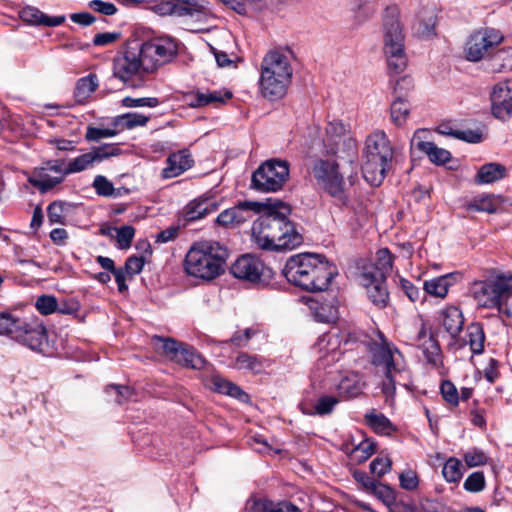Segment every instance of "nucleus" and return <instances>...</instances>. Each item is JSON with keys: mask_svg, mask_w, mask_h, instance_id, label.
I'll return each mask as SVG.
<instances>
[{"mask_svg": "<svg viewBox=\"0 0 512 512\" xmlns=\"http://www.w3.org/2000/svg\"><path fill=\"white\" fill-rule=\"evenodd\" d=\"M292 77L289 55L281 51H270L262 60L260 89L265 98H282Z\"/></svg>", "mask_w": 512, "mask_h": 512, "instance_id": "0eeeda50", "label": "nucleus"}, {"mask_svg": "<svg viewBox=\"0 0 512 512\" xmlns=\"http://www.w3.org/2000/svg\"><path fill=\"white\" fill-rule=\"evenodd\" d=\"M400 485L405 490H414L418 486V477L415 472L409 470L400 474Z\"/></svg>", "mask_w": 512, "mask_h": 512, "instance_id": "774afa93", "label": "nucleus"}, {"mask_svg": "<svg viewBox=\"0 0 512 512\" xmlns=\"http://www.w3.org/2000/svg\"><path fill=\"white\" fill-rule=\"evenodd\" d=\"M493 60L500 64L501 69L512 70V47L499 50Z\"/></svg>", "mask_w": 512, "mask_h": 512, "instance_id": "0e129e2a", "label": "nucleus"}, {"mask_svg": "<svg viewBox=\"0 0 512 512\" xmlns=\"http://www.w3.org/2000/svg\"><path fill=\"white\" fill-rule=\"evenodd\" d=\"M183 6L180 8V15H190L205 12L207 3L204 0H179Z\"/></svg>", "mask_w": 512, "mask_h": 512, "instance_id": "603ef678", "label": "nucleus"}, {"mask_svg": "<svg viewBox=\"0 0 512 512\" xmlns=\"http://www.w3.org/2000/svg\"><path fill=\"white\" fill-rule=\"evenodd\" d=\"M227 251L216 242L194 244L186 254L184 268L188 275L212 280L223 271Z\"/></svg>", "mask_w": 512, "mask_h": 512, "instance_id": "423d86ee", "label": "nucleus"}, {"mask_svg": "<svg viewBox=\"0 0 512 512\" xmlns=\"http://www.w3.org/2000/svg\"><path fill=\"white\" fill-rule=\"evenodd\" d=\"M37 310L43 315H49L57 309V300L54 296L42 295L35 304Z\"/></svg>", "mask_w": 512, "mask_h": 512, "instance_id": "6e6d98bb", "label": "nucleus"}, {"mask_svg": "<svg viewBox=\"0 0 512 512\" xmlns=\"http://www.w3.org/2000/svg\"><path fill=\"white\" fill-rule=\"evenodd\" d=\"M441 326L443 330L450 336L452 341L463 330L464 317L462 311L456 306H447L441 312Z\"/></svg>", "mask_w": 512, "mask_h": 512, "instance_id": "4be33fe9", "label": "nucleus"}, {"mask_svg": "<svg viewBox=\"0 0 512 512\" xmlns=\"http://www.w3.org/2000/svg\"><path fill=\"white\" fill-rule=\"evenodd\" d=\"M26 318H19L10 312H0V335L14 339Z\"/></svg>", "mask_w": 512, "mask_h": 512, "instance_id": "e433bc0d", "label": "nucleus"}, {"mask_svg": "<svg viewBox=\"0 0 512 512\" xmlns=\"http://www.w3.org/2000/svg\"><path fill=\"white\" fill-rule=\"evenodd\" d=\"M392 462L388 457H377L370 463L371 473L377 477H382L390 471Z\"/></svg>", "mask_w": 512, "mask_h": 512, "instance_id": "052dcab7", "label": "nucleus"}, {"mask_svg": "<svg viewBox=\"0 0 512 512\" xmlns=\"http://www.w3.org/2000/svg\"><path fill=\"white\" fill-rule=\"evenodd\" d=\"M14 340L29 349L43 352L48 346V337L45 326L37 319H26Z\"/></svg>", "mask_w": 512, "mask_h": 512, "instance_id": "2eb2a0df", "label": "nucleus"}, {"mask_svg": "<svg viewBox=\"0 0 512 512\" xmlns=\"http://www.w3.org/2000/svg\"><path fill=\"white\" fill-rule=\"evenodd\" d=\"M442 474L447 482H458L463 476V465L461 461L454 457L449 458L442 468Z\"/></svg>", "mask_w": 512, "mask_h": 512, "instance_id": "c03bdc74", "label": "nucleus"}, {"mask_svg": "<svg viewBox=\"0 0 512 512\" xmlns=\"http://www.w3.org/2000/svg\"><path fill=\"white\" fill-rule=\"evenodd\" d=\"M485 486V476L481 471L471 473L463 484V488L470 493H479L485 489Z\"/></svg>", "mask_w": 512, "mask_h": 512, "instance_id": "49530a36", "label": "nucleus"}, {"mask_svg": "<svg viewBox=\"0 0 512 512\" xmlns=\"http://www.w3.org/2000/svg\"><path fill=\"white\" fill-rule=\"evenodd\" d=\"M159 104L158 98L155 97H142L133 98L125 97L122 100V105L125 107H156Z\"/></svg>", "mask_w": 512, "mask_h": 512, "instance_id": "13d9d810", "label": "nucleus"}, {"mask_svg": "<svg viewBox=\"0 0 512 512\" xmlns=\"http://www.w3.org/2000/svg\"><path fill=\"white\" fill-rule=\"evenodd\" d=\"M116 232V241L119 249H128L131 246L135 235V229L130 225H124L120 228H114Z\"/></svg>", "mask_w": 512, "mask_h": 512, "instance_id": "de8ad7c7", "label": "nucleus"}, {"mask_svg": "<svg viewBox=\"0 0 512 512\" xmlns=\"http://www.w3.org/2000/svg\"><path fill=\"white\" fill-rule=\"evenodd\" d=\"M360 282L366 288L368 297L378 307H385L389 293L386 287V279L375 268H364L360 274Z\"/></svg>", "mask_w": 512, "mask_h": 512, "instance_id": "dca6fc26", "label": "nucleus"}, {"mask_svg": "<svg viewBox=\"0 0 512 512\" xmlns=\"http://www.w3.org/2000/svg\"><path fill=\"white\" fill-rule=\"evenodd\" d=\"M289 179V163L281 159L263 162L252 174L250 187L258 192L280 191Z\"/></svg>", "mask_w": 512, "mask_h": 512, "instance_id": "9d476101", "label": "nucleus"}, {"mask_svg": "<svg viewBox=\"0 0 512 512\" xmlns=\"http://www.w3.org/2000/svg\"><path fill=\"white\" fill-rule=\"evenodd\" d=\"M338 403L337 398L333 396H322L318 399V401L315 404V414L318 415H325L332 412L335 405ZM304 413L312 415L314 412L303 410Z\"/></svg>", "mask_w": 512, "mask_h": 512, "instance_id": "3c124183", "label": "nucleus"}, {"mask_svg": "<svg viewBox=\"0 0 512 512\" xmlns=\"http://www.w3.org/2000/svg\"><path fill=\"white\" fill-rule=\"evenodd\" d=\"M148 116L139 113H126L114 118L113 124L121 129H133L137 126H145Z\"/></svg>", "mask_w": 512, "mask_h": 512, "instance_id": "79ce46f5", "label": "nucleus"}, {"mask_svg": "<svg viewBox=\"0 0 512 512\" xmlns=\"http://www.w3.org/2000/svg\"><path fill=\"white\" fill-rule=\"evenodd\" d=\"M370 491L389 506L396 500L395 491L388 485L378 481L374 483Z\"/></svg>", "mask_w": 512, "mask_h": 512, "instance_id": "09e8293b", "label": "nucleus"}, {"mask_svg": "<svg viewBox=\"0 0 512 512\" xmlns=\"http://www.w3.org/2000/svg\"><path fill=\"white\" fill-rule=\"evenodd\" d=\"M487 460L485 453L478 449L469 450L464 454V461L470 468L484 465Z\"/></svg>", "mask_w": 512, "mask_h": 512, "instance_id": "bf43d9fd", "label": "nucleus"}, {"mask_svg": "<svg viewBox=\"0 0 512 512\" xmlns=\"http://www.w3.org/2000/svg\"><path fill=\"white\" fill-rule=\"evenodd\" d=\"M366 423L378 434L388 435L394 431L391 421L383 414L374 410L365 414Z\"/></svg>", "mask_w": 512, "mask_h": 512, "instance_id": "ea45409f", "label": "nucleus"}, {"mask_svg": "<svg viewBox=\"0 0 512 512\" xmlns=\"http://www.w3.org/2000/svg\"><path fill=\"white\" fill-rule=\"evenodd\" d=\"M265 207L264 202H252L246 201L241 202L238 205L232 207L233 217L235 218L236 227L245 223L252 218L253 213H260Z\"/></svg>", "mask_w": 512, "mask_h": 512, "instance_id": "f704fd0d", "label": "nucleus"}, {"mask_svg": "<svg viewBox=\"0 0 512 512\" xmlns=\"http://www.w3.org/2000/svg\"><path fill=\"white\" fill-rule=\"evenodd\" d=\"M346 136H351L347 127L341 121L329 122L326 127V137L324 140L342 139Z\"/></svg>", "mask_w": 512, "mask_h": 512, "instance_id": "8fccbe9b", "label": "nucleus"}, {"mask_svg": "<svg viewBox=\"0 0 512 512\" xmlns=\"http://www.w3.org/2000/svg\"><path fill=\"white\" fill-rule=\"evenodd\" d=\"M20 18L32 25L56 27L64 23L65 16H48L33 6H26L19 12Z\"/></svg>", "mask_w": 512, "mask_h": 512, "instance_id": "5701e85b", "label": "nucleus"}, {"mask_svg": "<svg viewBox=\"0 0 512 512\" xmlns=\"http://www.w3.org/2000/svg\"><path fill=\"white\" fill-rule=\"evenodd\" d=\"M363 387V379L358 373L347 374L337 385L339 395L347 399L359 396L363 391Z\"/></svg>", "mask_w": 512, "mask_h": 512, "instance_id": "7c9ffc66", "label": "nucleus"}, {"mask_svg": "<svg viewBox=\"0 0 512 512\" xmlns=\"http://www.w3.org/2000/svg\"><path fill=\"white\" fill-rule=\"evenodd\" d=\"M469 294L477 307L500 308L512 296V274L497 273L470 284Z\"/></svg>", "mask_w": 512, "mask_h": 512, "instance_id": "6e6552de", "label": "nucleus"}, {"mask_svg": "<svg viewBox=\"0 0 512 512\" xmlns=\"http://www.w3.org/2000/svg\"><path fill=\"white\" fill-rule=\"evenodd\" d=\"M178 354L181 355H179V359H174V362L180 365L193 369H201L205 364L204 358L188 345L184 344Z\"/></svg>", "mask_w": 512, "mask_h": 512, "instance_id": "a19ab883", "label": "nucleus"}, {"mask_svg": "<svg viewBox=\"0 0 512 512\" xmlns=\"http://www.w3.org/2000/svg\"><path fill=\"white\" fill-rule=\"evenodd\" d=\"M116 134L117 131L115 129L89 126L86 130L85 138L87 141L98 142L104 138L114 137Z\"/></svg>", "mask_w": 512, "mask_h": 512, "instance_id": "5fc2aeb1", "label": "nucleus"}, {"mask_svg": "<svg viewBox=\"0 0 512 512\" xmlns=\"http://www.w3.org/2000/svg\"><path fill=\"white\" fill-rule=\"evenodd\" d=\"M411 145L425 153L430 161L437 165H443L451 159V154L448 150L436 146L433 142L422 141L419 132L414 134Z\"/></svg>", "mask_w": 512, "mask_h": 512, "instance_id": "b1692460", "label": "nucleus"}, {"mask_svg": "<svg viewBox=\"0 0 512 512\" xmlns=\"http://www.w3.org/2000/svg\"><path fill=\"white\" fill-rule=\"evenodd\" d=\"M391 120L392 122L401 127L406 123V120L410 113V104L402 98H397L392 102L390 107Z\"/></svg>", "mask_w": 512, "mask_h": 512, "instance_id": "37998d69", "label": "nucleus"}, {"mask_svg": "<svg viewBox=\"0 0 512 512\" xmlns=\"http://www.w3.org/2000/svg\"><path fill=\"white\" fill-rule=\"evenodd\" d=\"M93 188L100 196L111 197L114 196V186L105 176L97 175L93 181Z\"/></svg>", "mask_w": 512, "mask_h": 512, "instance_id": "864d4df0", "label": "nucleus"}, {"mask_svg": "<svg viewBox=\"0 0 512 512\" xmlns=\"http://www.w3.org/2000/svg\"><path fill=\"white\" fill-rule=\"evenodd\" d=\"M283 274L293 285L309 292H319L328 288L336 275V268L320 254L304 253L290 257Z\"/></svg>", "mask_w": 512, "mask_h": 512, "instance_id": "20e7f679", "label": "nucleus"}, {"mask_svg": "<svg viewBox=\"0 0 512 512\" xmlns=\"http://www.w3.org/2000/svg\"><path fill=\"white\" fill-rule=\"evenodd\" d=\"M119 154L120 148L114 144H104L93 147L89 152L71 159L63 168L64 174L70 175L83 172L92 168L95 164L101 163L110 157L118 156Z\"/></svg>", "mask_w": 512, "mask_h": 512, "instance_id": "ddd939ff", "label": "nucleus"}, {"mask_svg": "<svg viewBox=\"0 0 512 512\" xmlns=\"http://www.w3.org/2000/svg\"><path fill=\"white\" fill-rule=\"evenodd\" d=\"M454 279L453 274H445L425 280L423 283V290L432 297L444 299L448 294L449 288L453 286Z\"/></svg>", "mask_w": 512, "mask_h": 512, "instance_id": "cd10ccee", "label": "nucleus"}, {"mask_svg": "<svg viewBox=\"0 0 512 512\" xmlns=\"http://www.w3.org/2000/svg\"><path fill=\"white\" fill-rule=\"evenodd\" d=\"M193 160L186 151L171 154L167 159V166L163 169L164 178H174L192 166Z\"/></svg>", "mask_w": 512, "mask_h": 512, "instance_id": "bb28decb", "label": "nucleus"}, {"mask_svg": "<svg viewBox=\"0 0 512 512\" xmlns=\"http://www.w3.org/2000/svg\"><path fill=\"white\" fill-rule=\"evenodd\" d=\"M492 115L502 121L512 116V89L507 83H499L494 86L491 95Z\"/></svg>", "mask_w": 512, "mask_h": 512, "instance_id": "6ab92c4d", "label": "nucleus"}, {"mask_svg": "<svg viewBox=\"0 0 512 512\" xmlns=\"http://www.w3.org/2000/svg\"><path fill=\"white\" fill-rule=\"evenodd\" d=\"M371 363L382 379L380 388L387 400L394 398L397 386L409 388L411 373L402 352L391 342L383 340L370 348Z\"/></svg>", "mask_w": 512, "mask_h": 512, "instance_id": "7ed1b4c3", "label": "nucleus"}, {"mask_svg": "<svg viewBox=\"0 0 512 512\" xmlns=\"http://www.w3.org/2000/svg\"><path fill=\"white\" fill-rule=\"evenodd\" d=\"M503 204V199L500 196L485 195L474 198L468 205V210L486 212L489 214L497 213Z\"/></svg>", "mask_w": 512, "mask_h": 512, "instance_id": "473e14b6", "label": "nucleus"}, {"mask_svg": "<svg viewBox=\"0 0 512 512\" xmlns=\"http://www.w3.org/2000/svg\"><path fill=\"white\" fill-rule=\"evenodd\" d=\"M506 175V167L500 163H486L482 165L476 176L475 182L477 184H490L501 180Z\"/></svg>", "mask_w": 512, "mask_h": 512, "instance_id": "2f4dec72", "label": "nucleus"}, {"mask_svg": "<svg viewBox=\"0 0 512 512\" xmlns=\"http://www.w3.org/2000/svg\"><path fill=\"white\" fill-rule=\"evenodd\" d=\"M89 7L104 15H114L117 12L116 6L111 2H104L101 0H92L89 2Z\"/></svg>", "mask_w": 512, "mask_h": 512, "instance_id": "69168bd1", "label": "nucleus"}, {"mask_svg": "<svg viewBox=\"0 0 512 512\" xmlns=\"http://www.w3.org/2000/svg\"><path fill=\"white\" fill-rule=\"evenodd\" d=\"M232 94L230 92H222V91H207V92H197L194 98L191 100L190 105L192 107H201L210 104H221L226 100L230 99Z\"/></svg>", "mask_w": 512, "mask_h": 512, "instance_id": "c9c22d12", "label": "nucleus"}, {"mask_svg": "<svg viewBox=\"0 0 512 512\" xmlns=\"http://www.w3.org/2000/svg\"><path fill=\"white\" fill-rule=\"evenodd\" d=\"M342 343L343 335L339 333L329 332L322 335L316 344V348L321 353L318 366L326 368L330 364L339 361L343 353Z\"/></svg>", "mask_w": 512, "mask_h": 512, "instance_id": "f3484780", "label": "nucleus"}, {"mask_svg": "<svg viewBox=\"0 0 512 512\" xmlns=\"http://www.w3.org/2000/svg\"><path fill=\"white\" fill-rule=\"evenodd\" d=\"M435 24V10L424 8L417 14L414 29L420 37L429 38L435 34Z\"/></svg>", "mask_w": 512, "mask_h": 512, "instance_id": "c756f323", "label": "nucleus"}, {"mask_svg": "<svg viewBox=\"0 0 512 512\" xmlns=\"http://www.w3.org/2000/svg\"><path fill=\"white\" fill-rule=\"evenodd\" d=\"M98 86L97 76L89 74L86 77H82L78 80L74 96L78 102H85L96 90Z\"/></svg>", "mask_w": 512, "mask_h": 512, "instance_id": "58836bf2", "label": "nucleus"}, {"mask_svg": "<svg viewBox=\"0 0 512 512\" xmlns=\"http://www.w3.org/2000/svg\"><path fill=\"white\" fill-rule=\"evenodd\" d=\"M121 37L120 32H103L97 33L93 38V45L107 46L116 42Z\"/></svg>", "mask_w": 512, "mask_h": 512, "instance_id": "e2e57ef3", "label": "nucleus"}, {"mask_svg": "<svg viewBox=\"0 0 512 512\" xmlns=\"http://www.w3.org/2000/svg\"><path fill=\"white\" fill-rule=\"evenodd\" d=\"M357 143L352 136H346L342 139L324 140V155L338 159L353 161L356 156Z\"/></svg>", "mask_w": 512, "mask_h": 512, "instance_id": "412c9836", "label": "nucleus"}, {"mask_svg": "<svg viewBox=\"0 0 512 512\" xmlns=\"http://www.w3.org/2000/svg\"><path fill=\"white\" fill-rule=\"evenodd\" d=\"M218 202L214 197L200 196L191 200L183 209V218L186 222H194L214 213L218 209Z\"/></svg>", "mask_w": 512, "mask_h": 512, "instance_id": "aec40b11", "label": "nucleus"}, {"mask_svg": "<svg viewBox=\"0 0 512 512\" xmlns=\"http://www.w3.org/2000/svg\"><path fill=\"white\" fill-rule=\"evenodd\" d=\"M260 216L253 222V243L263 250H291L299 246L302 237L288 219L290 207L283 202L265 203Z\"/></svg>", "mask_w": 512, "mask_h": 512, "instance_id": "f03ea898", "label": "nucleus"}, {"mask_svg": "<svg viewBox=\"0 0 512 512\" xmlns=\"http://www.w3.org/2000/svg\"><path fill=\"white\" fill-rule=\"evenodd\" d=\"M375 452V443L369 439L360 442L354 449V454L360 461H365Z\"/></svg>", "mask_w": 512, "mask_h": 512, "instance_id": "680f3d73", "label": "nucleus"}, {"mask_svg": "<svg viewBox=\"0 0 512 512\" xmlns=\"http://www.w3.org/2000/svg\"><path fill=\"white\" fill-rule=\"evenodd\" d=\"M312 170L320 188L341 204H346L345 181L339 171L338 162L336 160L319 159L314 163Z\"/></svg>", "mask_w": 512, "mask_h": 512, "instance_id": "9b49d317", "label": "nucleus"}, {"mask_svg": "<svg viewBox=\"0 0 512 512\" xmlns=\"http://www.w3.org/2000/svg\"><path fill=\"white\" fill-rule=\"evenodd\" d=\"M151 343L156 351L161 352L172 361L179 359V350L184 345V343L178 342L172 338H164L157 335L151 338Z\"/></svg>", "mask_w": 512, "mask_h": 512, "instance_id": "72a5a7b5", "label": "nucleus"}, {"mask_svg": "<svg viewBox=\"0 0 512 512\" xmlns=\"http://www.w3.org/2000/svg\"><path fill=\"white\" fill-rule=\"evenodd\" d=\"M394 148L384 131L371 133L365 141L362 173L365 180L373 186L380 185L391 169Z\"/></svg>", "mask_w": 512, "mask_h": 512, "instance_id": "39448f33", "label": "nucleus"}, {"mask_svg": "<svg viewBox=\"0 0 512 512\" xmlns=\"http://www.w3.org/2000/svg\"><path fill=\"white\" fill-rule=\"evenodd\" d=\"M405 36L398 17L386 15L383 22V52L388 69L393 74L402 73L407 66Z\"/></svg>", "mask_w": 512, "mask_h": 512, "instance_id": "1a4fd4ad", "label": "nucleus"}, {"mask_svg": "<svg viewBox=\"0 0 512 512\" xmlns=\"http://www.w3.org/2000/svg\"><path fill=\"white\" fill-rule=\"evenodd\" d=\"M484 341L485 335L484 331L480 324L472 323L468 325L466 329V336L463 340L456 338V341H453V344L457 348H461L464 345L468 344L472 353L480 354L484 349Z\"/></svg>", "mask_w": 512, "mask_h": 512, "instance_id": "393cba45", "label": "nucleus"}, {"mask_svg": "<svg viewBox=\"0 0 512 512\" xmlns=\"http://www.w3.org/2000/svg\"><path fill=\"white\" fill-rule=\"evenodd\" d=\"M503 40L502 34L493 28H484L474 32L466 42L465 57L477 62L489 55L492 49Z\"/></svg>", "mask_w": 512, "mask_h": 512, "instance_id": "f8f14e48", "label": "nucleus"}, {"mask_svg": "<svg viewBox=\"0 0 512 512\" xmlns=\"http://www.w3.org/2000/svg\"><path fill=\"white\" fill-rule=\"evenodd\" d=\"M441 394L444 400L452 406L459 403V394L455 385L450 381H443L441 384Z\"/></svg>", "mask_w": 512, "mask_h": 512, "instance_id": "4d7b16f0", "label": "nucleus"}, {"mask_svg": "<svg viewBox=\"0 0 512 512\" xmlns=\"http://www.w3.org/2000/svg\"><path fill=\"white\" fill-rule=\"evenodd\" d=\"M393 256L390 251L386 248L380 249L377 252V260L376 265L367 266L366 268H375L381 274H383V278L386 279L387 275L392 270Z\"/></svg>", "mask_w": 512, "mask_h": 512, "instance_id": "a18cd8bd", "label": "nucleus"}, {"mask_svg": "<svg viewBox=\"0 0 512 512\" xmlns=\"http://www.w3.org/2000/svg\"><path fill=\"white\" fill-rule=\"evenodd\" d=\"M308 304L318 322L333 323L338 319V307L333 300L319 303L317 300L310 299Z\"/></svg>", "mask_w": 512, "mask_h": 512, "instance_id": "c85d7f7f", "label": "nucleus"}, {"mask_svg": "<svg viewBox=\"0 0 512 512\" xmlns=\"http://www.w3.org/2000/svg\"><path fill=\"white\" fill-rule=\"evenodd\" d=\"M65 176L61 161H49L45 166L35 168L28 177V182L41 193H46L62 183Z\"/></svg>", "mask_w": 512, "mask_h": 512, "instance_id": "4468645a", "label": "nucleus"}, {"mask_svg": "<svg viewBox=\"0 0 512 512\" xmlns=\"http://www.w3.org/2000/svg\"><path fill=\"white\" fill-rule=\"evenodd\" d=\"M107 392L115 394V401L118 404H122L125 400L131 398V396L133 395L132 389L128 386L111 385L107 387Z\"/></svg>", "mask_w": 512, "mask_h": 512, "instance_id": "338daca9", "label": "nucleus"}, {"mask_svg": "<svg viewBox=\"0 0 512 512\" xmlns=\"http://www.w3.org/2000/svg\"><path fill=\"white\" fill-rule=\"evenodd\" d=\"M231 274L251 283H259L264 272L263 263L252 255L239 257L230 268Z\"/></svg>", "mask_w": 512, "mask_h": 512, "instance_id": "a211bd4d", "label": "nucleus"}, {"mask_svg": "<svg viewBox=\"0 0 512 512\" xmlns=\"http://www.w3.org/2000/svg\"><path fill=\"white\" fill-rule=\"evenodd\" d=\"M248 512H301L300 509L288 502H273L268 499H254L247 503Z\"/></svg>", "mask_w": 512, "mask_h": 512, "instance_id": "a878e982", "label": "nucleus"}, {"mask_svg": "<svg viewBox=\"0 0 512 512\" xmlns=\"http://www.w3.org/2000/svg\"><path fill=\"white\" fill-rule=\"evenodd\" d=\"M178 54V42L170 36L154 37L141 44L128 45L113 58V75L122 82L134 85L160 67L170 63Z\"/></svg>", "mask_w": 512, "mask_h": 512, "instance_id": "f257e3e1", "label": "nucleus"}, {"mask_svg": "<svg viewBox=\"0 0 512 512\" xmlns=\"http://www.w3.org/2000/svg\"><path fill=\"white\" fill-rule=\"evenodd\" d=\"M232 367L237 370H248L253 373H259L263 368V359L257 355L241 352L235 357Z\"/></svg>", "mask_w": 512, "mask_h": 512, "instance_id": "4c0bfd02", "label": "nucleus"}]
</instances>
